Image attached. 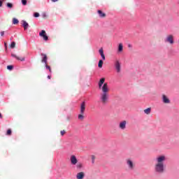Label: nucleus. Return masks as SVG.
<instances>
[{
  "label": "nucleus",
  "instance_id": "nucleus-1",
  "mask_svg": "<svg viewBox=\"0 0 179 179\" xmlns=\"http://www.w3.org/2000/svg\"><path fill=\"white\" fill-rule=\"evenodd\" d=\"M106 82V78H100L98 83V87L99 90H102V94H101L100 100L102 104H107L108 103V84Z\"/></svg>",
  "mask_w": 179,
  "mask_h": 179
},
{
  "label": "nucleus",
  "instance_id": "nucleus-2",
  "mask_svg": "<svg viewBox=\"0 0 179 179\" xmlns=\"http://www.w3.org/2000/svg\"><path fill=\"white\" fill-rule=\"evenodd\" d=\"M154 170L157 174H164V172L166 171L164 164H156Z\"/></svg>",
  "mask_w": 179,
  "mask_h": 179
},
{
  "label": "nucleus",
  "instance_id": "nucleus-3",
  "mask_svg": "<svg viewBox=\"0 0 179 179\" xmlns=\"http://www.w3.org/2000/svg\"><path fill=\"white\" fill-rule=\"evenodd\" d=\"M156 162L157 164H164V162H166V156L160 155L156 158Z\"/></svg>",
  "mask_w": 179,
  "mask_h": 179
},
{
  "label": "nucleus",
  "instance_id": "nucleus-4",
  "mask_svg": "<svg viewBox=\"0 0 179 179\" xmlns=\"http://www.w3.org/2000/svg\"><path fill=\"white\" fill-rule=\"evenodd\" d=\"M40 37H43L45 41H48V36H47V33H45V30L43 29L39 32Z\"/></svg>",
  "mask_w": 179,
  "mask_h": 179
},
{
  "label": "nucleus",
  "instance_id": "nucleus-5",
  "mask_svg": "<svg viewBox=\"0 0 179 179\" xmlns=\"http://www.w3.org/2000/svg\"><path fill=\"white\" fill-rule=\"evenodd\" d=\"M115 68L117 73H120V72H121V63L120 62V61H118V60L115 61Z\"/></svg>",
  "mask_w": 179,
  "mask_h": 179
},
{
  "label": "nucleus",
  "instance_id": "nucleus-6",
  "mask_svg": "<svg viewBox=\"0 0 179 179\" xmlns=\"http://www.w3.org/2000/svg\"><path fill=\"white\" fill-rule=\"evenodd\" d=\"M165 41L169 43V44H174V36L173 35L168 36Z\"/></svg>",
  "mask_w": 179,
  "mask_h": 179
},
{
  "label": "nucleus",
  "instance_id": "nucleus-7",
  "mask_svg": "<svg viewBox=\"0 0 179 179\" xmlns=\"http://www.w3.org/2000/svg\"><path fill=\"white\" fill-rule=\"evenodd\" d=\"M70 160H71V164L73 166H76V164H78V159L76 158V156H75V155H71Z\"/></svg>",
  "mask_w": 179,
  "mask_h": 179
},
{
  "label": "nucleus",
  "instance_id": "nucleus-8",
  "mask_svg": "<svg viewBox=\"0 0 179 179\" xmlns=\"http://www.w3.org/2000/svg\"><path fill=\"white\" fill-rule=\"evenodd\" d=\"M41 55L42 56V59H41V62L42 64H46L48 61V57H47V55L44 54V53H41Z\"/></svg>",
  "mask_w": 179,
  "mask_h": 179
},
{
  "label": "nucleus",
  "instance_id": "nucleus-9",
  "mask_svg": "<svg viewBox=\"0 0 179 179\" xmlns=\"http://www.w3.org/2000/svg\"><path fill=\"white\" fill-rule=\"evenodd\" d=\"M85 110H86V102L84 101L80 105V114H85Z\"/></svg>",
  "mask_w": 179,
  "mask_h": 179
},
{
  "label": "nucleus",
  "instance_id": "nucleus-10",
  "mask_svg": "<svg viewBox=\"0 0 179 179\" xmlns=\"http://www.w3.org/2000/svg\"><path fill=\"white\" fill-rule=\"evenodd\" d=\"M162 102L164 104H169L170 103V99H169V97H167L166 94H162Z\"/></svg>",
  "mask_w": 179,
  "mask_h": 179
},
{
  "label": "nucleus",
  "instance_id": "nucleus-11",
  "mask_svg": "<svg viewBox=\"0 0 179 179\" xmlns=\"http://www.w3.org/2000/svg\"><path fill=\"white\" fill-rule=\"evenodd\" d=\"M127 164L129 170H134V162L131 159H127Z\"/></svg>",
  "mask_w": 179,
  "mask_h": 179
},
{
  "label": "nucleus",
  "instance_id": "nucleus-12",
  "mask_svg": "<svg viewBox=\"0 0 179 179\" xmlns=\"http://www.w3.org/2000/svg\"><path fill=\"white\" fill-rule=\"evenodd\" d=\"M119 128H120V129H125V128H127V121L124 120L121 122L119 124Z\"/></svg>",
  "mask_w": 179,
  "mask_h": 179
},
{
  "label": "nucleus",
  "instance_id": "nucleus-13",
  "mask_svg": "<svg viewBox=\"0 0 179 179\" xmlns=\"http://www.w3.org/2000/svg\"><path fill=\"white\" fill-rule=\"evenodd\" d=\"M22 27H24V30H27V29H29V23H27V22H26L24 20H22Z\"/></svg>",
  "mask_w": 179,
  "mask_h": 179
},
{
  "label": "nucleus",
  "instance_id": "nucleus-14",
  "mask_svg": "<svg viewBox=\"0 0 179 179\" xmlns=\"http://www.w3.org/2000/svg\"><path fill=\"white\" fill-rule=\"evenodd\" d=\"M76 178H77V179H83V178H85V173H83V172H79V173H77V175H76Z\"/></svg>",
  "mask_w": 179,
  "mask_h": 179
},
{
  "label": "nucleus",
  "instance_id": "nucleus-15",
  "mask_svg": "<svg viewBox=\"0 0 179 179\" xmlns=\"http://www.w3.org/2000/svg\"><path fill=\"white\" fill-rule=\"evenodd\" d=\"M97 13L99 17H106V13H104L101 10H98Z\"/></svg>",
  "mask_w": 179,
  "mask_h": 179
},
{
  "label": "nucleus",
  "instance_id": "nucleus-16",
  "mask_svg": "<svg viewBox=\"0 0 179 179\" xmlns=\"http://www.w3.org/2000/svg\"><path fill=\"white\" fill-rule=\"evenodd\" d=\"M124 50V45H122V43H119L118 48H117V52H122Z\"/></svg>",
  "mask_w": 179,
  "mask_h": 179
},
{
  "label": "nucleus",
  "instance_id": "nucleus-17",
  "mask_svg": "<svg viewBox=\"0 0 179 179\" xmlns=\"http://www.w3.org/2000/svg\"><path fill=\"white\" fill-rule=\"evenodd\" d=\"M103 64H104L103 59H100L98 62V68H103Z\"/></svg>",
  "mask_w": 179,
  "mask_h": 179
},
{
  "label": "nucleus",
  "instance_id": "nucleus-18",
  "mask_svg": "<svg viewBox=\"0 0 179 179\" xmlns=\"http://www.w3.org/2000/svg\"><path fill=\"white\" fill-rule=\"evenodd\" d=\"M150 111H152V108H148L145 110H144L145 114H147V115L150 114Z\"/></svg>",
  "mask_w": 179,
  "mask_h": 179
},
{
  "label": "nucleus",
  "instance_id": "nucleus-19",
  "mask_svg": "<svg viewBox=\"0 0 179 179\" xmlns=\"http://www.w3.org/2000/svg\"><path fill=\"white\" fill-rule=\"evenodd\" d=\"M45 66L46 68V69H48L50 72V73H52V71L51 70V66H50L48 64H45Z\"/></svg>",
  "mask_w": 179,
  "mask_h": 179
},
{
  "label": "nucleus",
  "instance_id": "nucleus-20",
  "mask_svg": "<svg viewBox=\"0 0 179 179\" xmlns=\"http://www.w3.org/2000/svg\"><path fill=\"white\" fill-rule=\"evenodd\" d=\"M13 24H19V20H17V18H13Z\"/></svg>",
  "mask_w": 179,
  "mask_h": 179
},
{
  "label": "nucleus",
  "instance_id": "nucleus-21",
  "mask_svg": "<svg viewBox=\"0 0 179 179\" xmlns=\"http://www.w3.org/2000/svg\"><path fill=\"white\" fill-rule=\"evenodd\" d=\"M6 6H7V8H8L9 9H12V8H13V3H6Z\"/></svg>",
  "mask_w": 179,
  "mask_h": 179
},
{
  "label": "nucleus",
  "instance_id": "nucleus-22",
  "mask_svg": "<svg viewBox=\"0 0 179 179\" xmlns=\"http://www.w3.org/2000/svg\"><path fill=\"white\" fill-rule=\"evenodd\" d=\"M15 47H16V42H15V41L11 42V43L10 45V48H15Z\"/></svg>",
  "mask_w": 179,
  "mask_h": 179
},
{
  "label": "nucleus",
  "instance_id": "nucleus-23",
  "mask_svg": "<svg viewBox=\"0 0 179 179\" xmlns=\"http://www.w3.org/2000/svg\"><path fill=\"white\" fill-rule=\"evenodd\" d=\"M13 68H14L13 65H8V66H7L8 71H13Z\"/></svg>",
  "mask_w": 179,
  "mask_h": 179
},
{
  "label": "nucleus",
  "instance_id": "nucleus-24",
  "mask_svg": "<svg viewBox=\"0 0 179 179\" xmlns=\"http://www.w3.org/2000/svg\"><path fill=\"white\" fill-rule=\"evenodd\" d=\"M6 135H8V136H10V135H12V130L10 129H8L7 130Z\"/></svg>",
  "mask_w": 179,
  "mask_h": 179
},
{
  "label": "nucleus",
  "instance_id": "nucleus-25",
  "mask_svg": "<svg viewBox=\"0 0 179 179\" xmlns=\"http://www.w3.org/2000/svg\"><path fill=\"white\" fill-rule=\"evenodd\" d=\"M76 167H77V169H82L83 167V164L82 163H78L76 165Z\"/></svg>",
  "mask_w": 179,
  "mask_h": 179
},
{
  "label": "nucleus",
  "instance_id": "nucleus-26",
  "mask_svg": "<svg viewBox=\"0 0 179 179\" xmlns=\"http://www.w3.org/2000/svg\"><path fill=\"white\" fill-rule=\"evenodd\" d=\"M83 118H85V116L83 115V114L81 113L78 115V120H83Z\"/></svg>",
  "mask_w": 179,
  "mask_h": 179
},
{
  "label": "nucleus",
  "instance_id": "nucleus-27",
  "mask_svg": "<svg viewBox=\"0 0 179 179\" xmlns=\"http://www.w3.org/2000/svg\"><path fill=\"white\" fill-rule=\"evenodd\" d=\"M21 2L24 6H26V5H27V0H21Z\"/></svg>",
  "mask_w": 179,
  "mask_h": 179
},
{
  "label": "nucleus",
  "instance_id": "nucleus-28",
  "mask_svg": "<svg viewBox=\"0 0 179 179\" xmlns=\"http://www.w3.org/2000/svg\"><path fill=\"white\" fill-rule=\"evenodd\" d=\"M99 52L100 55H102L103 54H104V50H103V48L99 49Z\"/></svg>",
  "mask_w": 179,
  "mask_h": 179
},
{
  "label": "nucleus",
  "instance_id": "nucleus-29",
  "mask_svg": "<svg viewBox=\"0 0 179 179\" xmlns=\"http://www.w3.org/2000/svg\"><path fill=\"white\" fill-rule=\"evenodd\" d=\"M34 17H40V13H34Z\"/></svg>",
  "mask_w": 179,
  "mask_h": 179
},
{
  "label": "nucleus",
  "instance_id": "nucleus-30",
  "mask_svg": "<svg viewBox=\"0 0 179 179\" xmlns=\"http://www.w3.org/2000/svg\"><path fill=\"white\" fill-rule=\"evenodd\" d=\"M17 59L18 60V61H21V62H23V61H25V58L24 57H22V58H20V57H17Z\"/></svg>",
  "mask_w": 179,
  "mask_h": 179
},
{
  "label": "nucleus",
  "instance_id": "nucleus-31",
  "mask_svg": "<svg viewBox=\"0 0 179 179\" xmlns=\"http://www.w3.org/2000/svg\"><path fill=\"white\" fill-rule=\"evenodd\" d=\"M60 134H61L62 136H64V135H65V134H66V131L65 130H62L60 131Z\"/></svg>",
  "mask_w": 179,
  "mask_h": 179
},
{
  "label": "nucleus",
  "instance_id": "nucleus-32",
  "mask_svg": "<svg viewBox=\"0 0 179 179\" xmlns=\"http://www.w3.org/2000/svg\"><path fill=\"white\" fill-rule=\"evenodd\" d=\"M101 58H102V61H106V55L104 54L101 55Z\"/></svg>",
  "mask_w": 179,
  "mask_h": 179
},
{
  "label": "nucleus",
  "instance_id": "nucleus-33",
  "mask_svg": "<svg viewBox=\"0 0 179 179\" xmlns=\"http://www.w3.org/2000/svg\"><path fill=\"white\" fill-rule=\"evenodd\" d=\"M94 159H96V157L94 155H92V163L94 164Z\"/></svg>",
  "mask_w": 179,
  "mask_h": 179
},
{
  "label": "nucleus",
  "instance_id": "nucleus-34",
  "mask_svg": "<svg viewBox=\"0 0 179 179\" xmlns=\"http://www.w3.org/2000/svg\"><path fill=\"white\" fill-rule=\"evenodd\" d=\"M11 57H13V58H16V59H17V58L19 57L16 56V55H15L13 53L11 54Z\"/></svg>",
  "mask_w": 179,
  "mask_h": 179
},
{
  "label": "nucleus",
  "instance_id": "nucleus-35",
  "mask_svg": "<svg viewBox=\"0 0 179 179\" xmlns=\"http://www.w3.org/2000/svg\"><path fill=\"white\" fill-rule=\"evenodd\" d=\"M4 47L6 48V51H7L8 50V43H4Z\"/></svg>",
  "mask_w": 179,
  "mask_h": 179
},
{
  "label": "nucleus",
  "instance_id": "nucleus-36",
  "mask_svg": "<svg viewBox=\"0 0 179 179\" xmlns=\"http://www.w3.org/2000/svg\"><path fill=\"white\" fill-rule=\"evenodd\" d=\"M3 1L5 0H0V8H1Z\"/></svg>",
  "mask_w": 179,
  "mask_h": 179
},
{
  "label": "nucleus",
  "instance_id": "nucleus-37",
  "mask_svg": "<svg viewBox=\"0 0 179 179\" xmlns=\"http://www.w3.org/2000/svg\"><path fill=\"white\" fill-rule=\"evenodd\" d=\"M0 34L1 36H3L5 34V31H1Z\"/></svg>",
  "mask_w": 179,
  "mask_h": 179
},
{
  "label": "nucleus",
  "instance_id": "nucleus-38",
  "mask_svg": "<svg viewBox=\"0 0 179 179\" xmlns=\"http://www.w3.org/2000/svg\"><path fill=\"white\" fill-rule=\"evenodd\" d=\"M2 118H3V117L2 116V113L0 112V120H2Z\"/></svg>",
  "mask_w": 179,
  "mask_h": 179
},
{
  "label": "nucleus",
  "instance_id": "nucleus-39",
  "mask_svg": "<svg viewBox=\"0 0 179 179\" xmlns=\"http://www.w3.org/2000/svg\"><path fill=\"white\" fill-rule=\"evenodd\" d=\"M128 47H129V48H132V45L129 44V45H128Z\"/></svg>",
  "mask_w": 179,
  "mask_h": 179
},
{
  "label": "nucleus",
  "instance_id": "nucleus-40",
  "mask_svg": "<svg viewBox=\"0 0 179 179\" xmlns=\"http://www.w3.org/2000/svg\"><path fill=\"white\" fill-rule=\"evenodd\" d=\"M52 2H58V0H51Z\"/></svg>",
  "mask_w": 179,
  "mask_h": 179
},
{
  "label": "nucleus",
  "instance_id": "nucleus-41",
  "mask_svg": "<svg viewBox=\"0 0 179 179\" xmlns=\"http://www.w3.org/2000/svg\"><path fill=\"white\" fill-rule=\"evenodd\" d=\"M48 79H51V76H48Z\"/></svg>",
  "mask_w": 179,
  "mask_h": 179
},
{
  "label": "nucleus",
  "instance_id": "nucleus-42",
  "mask_svg": "<svg viewBox=\"0 0 179 179\" xmlns=\"http://www.w3.org/2000/svg\"><path fill=\"white\" fill-rule=\"evenodd\" d=\"M43 17H45V14H43Z\"/></svg>",
  "mask_w": 179,
  "mask_h": 179
},
{
  "label": "nucleus",
  "instance_id": "nucleus-43",
  "mask_svg": "<svg viewBox=\"0 0 179 179\" xmlns=\"http://www.w3.org/2000/svg\"><path fill=\"white\" fill-rule=\"evenodd\" d=\"M10 41H12V38H10Z\"/></svg>",
  "mask_w": 179,
  "mask_h": 179
}]
</instances>
